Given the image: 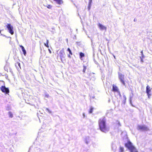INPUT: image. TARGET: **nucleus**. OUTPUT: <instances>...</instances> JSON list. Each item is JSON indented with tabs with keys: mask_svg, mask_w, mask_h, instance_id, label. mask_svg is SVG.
<instances>
[{
	"mask_svg": "<svg viewBox=\"0 0 152 152\" xmlns=\"http://www.w3.org/2000/svg\"><path fill=\"white\" fill-rule=\"evenodd\" d=\"M98 124L99 129L102 132H106L108 131V129L106 124L105 118H100L98 121Z\"/></svg>",
	"mask_w": 152,
	"mask_h": 152,
	"instance_id": "1",
	"label": "nucleus"
},
{
	"mask_svg": "<svg viewBox=\"0 0 152 152\" xmlns=\"http://www.w3.org/2000/svg\"><path fill=\"white\" fill-rule=\"evenodd\" d=\"M124 145L130 152H138L136 148L129 140L125 143Z\"/></svg>",
	"mask_w": 152,
	"mask_h": 152,
	"instance_id": "2",
	"label": "nucleus"
},
{
	"mask_svg": "<svg viewBox=\"0 0 152 152\" xmlns=\"http://www.w3.org/2000/svg\"><path fill=\"white\" fill-rule=\"evenodd\" d=\"M59 55L62 62L66 61L65 54V52L63 49H62L60 51Z\"/></svg>",
	"mask_w": 152,
	"mask_h": 152,
	"instance_id": "3",
	"label": "nucleus"
},
{
	"mask_svg": "<svg viewBox=\"0 0 152 152\" xmlns=\"http://www.w3.org/2000/svg\"><path fill=\"white\" fill-rule=\"evenodd\" d=\"M7 28L9 33L12 35H13L14 34L13 31V26L11 25V24L9 23L7 25Z\"/></svg>",
	"mask_w": 152,
	"mask_h": 152,
	"instance_id": "4",
	"label": "nucleus"
},
{
	"mask_svg": "<svg viewBox=\"0 0 152 152\" xmlns=\"http://www.w3.org/2000/svg\"><path fill=\"white\" fill-rule=\"evenodd\" d=\"M0 89L1 91L5 94H8L9 93L10 91L8 88H6L5 86H2Z\"/></svg>",
	"mask_w": 152,
	"mask_h": 152,
	"instance_id": "5",
	"label": "nucleus"
},
{
	"mask_svg": "<svg viewBox=\"0 0 152 152\" xmlns=\"http://www.w3.org/2000/svg\"><path fill=\"white\" fill-rule=\"evenodd\" d=\"M118 78L122 83L124 86L126 85V83L124 80V75L122 74H119Z\"/></svg>",
	"mask_w": 152,
	"mask_h": 152,
	"instance_id": "6",
	"label": "nucleus"
},
{
	"mask_svg": "<svg viewBox=\"0 0 152 152\" xmlns=\"http://www.w3.org/2000/svg\"><path fill=\"white\" fill-rule=\"evenodd\" d=\"M137 129L138 130L147 131L148 129L147 127L145 125H139L137 126Z\"/></svg>",
	"mask_w": 152,
	"mask_h": 152,
	"instance_id": "7",
	"label": "nucleus"
},
{
	"mask_svg": "<svg viewBox=\"0 0 152 152\" xmlns=\"http://www.w3.org/2000/svg\"><path fill=\"white\" fill-rule=\"evenodd\" d=\"M151 90L150 89V87L148 85L146 87V92L147 94L148 98H150L151 94L150 93L151 92Z\"/></svg>",
	"mask_w": 152,
	"mask_h": 152,
	"instance_id": "8",
	"label": "nucleus"
},
{
	"mask_svg": "<svg viewBox=\"0 0 152 152\" xmlns=\"http://www.w3.org/2000/svg\"><path fill=\"white\" fill-rule=\"evenodd\" d=\"M98 26L100 30L105 31L106 30L107 28L106 26H103L100 23H99L98 24Z\"/></svg>",
	"mask_w": 152,
	"mask_h": 152,
	"instance_id": "9",
	"label": "nucleus"
},
{
	"mask_svg": "<svg viewBox=\"0 0 152 152\" xmlns=\"http://www.w3.org/2000/svg\"><path fill=\"white\" fill-rule=\"evenodd\" d=\"M112 91L114 92L120 93L117 86L114 84L113 85V88Z\"/></svg>",
	"mask_w": 152,
	"mask_h": 152,
	"instance_id": "10",
	"label": "nucleus"
},
{
	"mask_svg": "<svg viewBox=\"0 0 152 152\" xmlns=\"http://www.w3.org/2000/svg\"><path fill=\"white\" fill-rule=\"evenodd\" d=\"M53 1L56 2L59 5H61L63 3V0H53Z\"/></svg>",
	"mask_w": 152,
	"mask_h": 152,
	"instance_id": "11",
	"label": "nucleus"
},
{
	"mask_svg": "<svg viewBox=\"0 0 152 152\" xmlns=\"http://www.w3.org/2000/svg\"><path fill=\"white\" fill-rule=\"evenodd\" d=\"M20 47L21 48L22 51L23 52V54L25 56L26 55V50L25 49L24 47L22 45H20Z\"/></svg>",
	"mask_w": 152,
	"mask_h": 152,
	"instance_id": "12",
	"label": "nucleus"
},
{
	"mask_svg": "<svg viewBox=\"0 0 152 152\" xmlns=\"http://www.w3.org/2000/svg\"><path fill=\"white\" fill-rule=\"evenodd\" d=\"M15 66L17 68H18L19 67L21 68L20 64L18 62H17L15 63Z\"/></svg>",
	"mask_w": 152,
	"mask_h": 152,
	"instance_id": "13",
	"label": "nucleus"
},
{
	"mask_svg": "<svg viewBox=\"0 0 152 152\" xmlns=\"http://www.w3.org/2000/svg\"><path fill=\"white\" fill-rule=\"evenodd\" d=\"M85 56L84 54L82 52H80L79 53L80 58L81 59L82 58Z\"/></svg>",
	"mask_w": 152,
	"mask_h": 152,
	"instance_id": "14",
	"label": "nucleus"
},
{
	"mask_svg": "<svg viewBox=\"0 0 152 152\" xmlns=\"http://www.w3.org/2000/svg\"><path fill=\"white\" fill-rule=\"evenodd\" d=\"M48 43H49V41L48 40H47L46 41V43H44V45L47 48H48L49 47Z\"/></svg>",
	"mask_w": 152,
	"mask_h": 152,
	"instance_id": "15",
	"label": "nucleus"
},
{
	"mask_svg": "<svg viewBox=\"0 0 152 152\" xmlns=\"http://www.w3.org/2000/svg\"><path fill=\"white\" fill-rule=\"evenodd\" d=\"M8 114L10 118H12L13 117V114L11 112H8Z\"/></svg>",
	"mask_w": 152,
	"mask_h": 152,
	"instance_id": "16",
	"label": "nucleus"
},
{
	"mask_svg": "<svg viewBox=\"0 0 152 152\" xmlns=\"http://www.w3.org/2000/svg\"><path fill=\"white\" fill-rule=\"evenodd\" d=\"M119 152H124V148L123 147H120L119 148Z\"/></svg>",
	"mask_w": 152,
	"mask_h": 152,
	"instance_id": "17",
	"label": "nucleus"
},
{
	"mask_svg": "<svg viewBox=\"0 0 152 152\" xmlns=\"http://www.w3.org/2000/svg\"><path fill=\"white\" fill-rule=\"evenodd\" d=\"M94 108L93 107H91L89 111V113H92Z\"/></svg>",
	"mask_w": 152,
	"mask_h": 152,
	"instance_id": "18",
	"label": "nucleus"
},
{
	"mask_svg": "<svg viewBox=\"0 0 152 152\" xmlns=\"http://www.w3.org/2000/svg\"><path fill=\"white\" fill-rule=\"evenodd\" d=\"M67 50L69 52V53L70 55H72V53L69 48H68Z\"/></svg>",
	"mask_w": 152,
	"mask_h": 152,
	"instance_id": "19",
	"label": "nucleus"
},
{
	"mask_svg": "<svg viewBox=\"0 0 152 152\" xmlns=\"http://www.w3.org/2000/svg\"><path fill=\"white\" fill-rule=\"evenodd\" d=\"M83 72L85 73V72L86 70V66H85L83 65Z\"/></svg>",
	"mask_w": 152,
	"mask_h": 152,
	"instance_id": "20",
	"label": "nucleus"
},
{
	"mask_svg": "<svg viewBox=\"0 0 152 152\" xmlns=\"http://www.w3.org/2000/svg\"><path fill=\"white\" fill-rule=\"evenodd\" d=\"M47 7L48 9H51L52 7V6L50 5L49 4L47 6Z\"/></svg>",
	"mask_w": 152,
	"mask_h": 152,
	"instance_id": "21",
	"label": "nucleus"
},
{
	"mask_svg": "<svg viewBox=\"0 0 152 152\" xmlns=\"http://www.w3.org/2000/svg\"><path fill=\"white\" fill-rule=\"evenodd\" d=\"M48 50H49V53H51L52 52H51V50L50 49H48Z\"/></svg>",
	"mask_w": 152,
	"mask_h": 152,
	"instance_id": "22",
	"label": "nucleus"
},
{
	"mask_svg": "<svg viewBox=\"0 0 152 152\" xmlns=\"http://www.w3.org/2000/svg\"><path fill=\"white\" fill-rule=\"evenodd\" d=\"M68 57L69 58H71V56H70V54H68Z\"/></svg>",
	"mask_w": 152,
	"mask_h": 152,
	"instance_id": "23",
	"label": "nucleus"
},
{
	"mask_svg": "<svg viewBox=\"0 0 152 152\" xmlns=\"http://www.w3.org/2000/svg\"><path fill=\"white\" fill-rule=\"evenodd\" d=\"M46 110L48 111V112H49L50 113H51V112L50 111H49V109L48 108H47L46 109Z\"/></svg>",
	"mask_w": 152,
	"mask_h": 152,
	"instance_id": "24",
	"label": "nucleus"
},
{
	"mask_svg": "<svg viewBox=\"0 0 152 152\" xmlns=\"http://www.w3.org/2000/svg\"><path fill=\"white\" fill-rule=\"evenodd\" d=\"M118 125L119 126H121V124L119 121H118Z\"/></svg>",
	"mask_w": 152,
	"mask_h": 152,
	"instance_id": "25",
	"label": "nucleus"
}]
</instances>
